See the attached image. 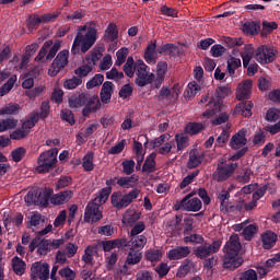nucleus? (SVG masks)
<instances>
[{"mask_svg": "<svg viewBox=\"0 0 280 280\" xmlns=\"http://www.w3.org/2000/svg\"><path fill=\"white\" fill-rule=\"evenodd\" d=\"M229 198H231V192H229V190H222L219 196H218V200H220L221 205H220V209L221 211H229Z\"/></svg>", "mask_w": 280, "mask_h": 280, "instance_id": "obj_40", "label": "nucleus"}, {"mask_svg": "<svg viewBox=\"0 0 280 280\" xmlns=\"http://www.w3.org/2000/svg\"><path fill=\"white\" fill-rule=\"evenodd\" d=\"M13 272L20 277L25 275V261H23L19 256L13 257L12 259Z\"/></svg>", "mask_w": 280, "mask_h": 280, "instance_id": "obj_35", "label": "nucleus"}, {"mask_svg": "<svg viewBox=\"0 0 280 280\" xmlns=\"http://www.w3.org/2000/svg\"><path fill=\"white\" fill-rule=\"evenodd\" d=\"M102 206L95 201H90L84 211V222L88 224H95L104 218L102 214Z\"/></svg>", "mask_w": 280, "mask_h": 280, "instance_id": "obj_13", "label": "nucleus"}, {"mask_svg": "<svg viewBox=\"0 0 280 280\" xmlns=\"http://www.w3.org/2000/svg\"><path fill=\"white\" fill-rule=\"evenodd\" d=\"M202 164V156H200V152L197 150H192L189 153V159L187 162L188 170H196V167H199V165Z\"/></svg>", "mask_w": 280, "mask_h": 280, "instance_id": "obj_25", "label": "nucleus"}, {"mask_svg": "<svg viewBox=\"0 0 280 280\" xmlns=\"http://www.w3.org/2000/svg\"><path fill=\"white\" fill-rule=\"evenodd\" d=\"M222 248V240H214L211 244L203 241L201 245L194 248V255L198 259H207L211 255H215Z\"/></svg>", "mask_w": 280, "mask_h": 280, "instance_id": "obj_8", "label": "nucleus"}, {"mask_svg": "<svg viewBox=\"0 0 280 280\" xmlns=\"http://www.w3.org/2000/svg\"><path fill=\"white\" fill-rule=\"evenodd\" d=\"M200 174V170H196L192 173H189L179 184V187L182 189H185L188 185H191L194 183V178H196Z\"/></svg>", "mask_w": 280, "mask_h": 280, "instance_id": "obj_52", "label": "nucleus"}, {"mask_svg": "<svg viewBox=\"0 0 280 280\" xmlns=\"http://www.w3.org/2000/svg\"><path fill=\"white\" fill-rule=\"evenodd\" d=\"M194 196H196V192H190L185 196L180 201L175 205V211H200L202 209V201L198 197L194 198Z\"/></svg>", "mask_w": 280, "mask_h": 280, "instance_id": "obj_11", "label": "nucleus"}, {"mask_svg": "<svg viewBox=\"0 0 280 280\" xmlns=\"http://www.w3.org/2000/svg\"><path fill=\"white\" fill-rule=\"evenodd\" d=\"M135 160H125L121 163L122 166V172L124 174H126L127 176H130V174L135 173Z\"/></svg>", "mask_w": 280, "mask_h": 280, "instance_id": "obj_54", "label": "nucleus"}, {"mask_svg": "<svg viewBox=\"0 0 280 280\" xmlns=\"http://www.w3.org/2000/svg\"><path fill=\"white\" fill-rule=\"evenodd\" d=\"M128 248H129V252L127 254L126 264L127 266H137V264H140L141 259H143L141 249H135L132 247H128Z\"/></svg>", "mask_w": 280, "mask_h": 280, "instance_id": "obj_23", "label": "nucleus"}, {"mask_svg": "<svg viewBox=\"0 0 280 280\" xmlns=\"http://www.w3.org/2000/svg\"><path fill=\"white\" fill-rule=\"evenodd\" d=\"M51 250V240L39 241V246L37 248L38 255H47Z\"/></svg>", "mask_w": 280, "mask_h": 280, "instance_id": "obj_47", "label": "nucleus"}, {"mask_svg": "<svg viewBox=\"0 0 280 280\" xmlns=\"http://www.w3.org/2000/svg\"><path fill=\"white\" fill-rule=\"evenodd\" d=\"M240 280H257V271L248 269L240 276Z\"/></svg>", "mask_w": 280, "mask_h": 280, "instance_id": "obj_64", "label": "nucleus"}, {"mask_svg": "<svg viewBox=\"0 0 280 280\" xmlns=\"http://www.w3.org/2000/svg\"><path fill=\"white\" fill-rule=\"evenodd\" d=\"M27 137H30V131H26L25 129H15L10 133V139L13 141H21Z\"/></svg>", "mask_w": 280, "mask_h": 280, "instance_id": "obj_51", "label": "nucleus"}, {"mask_svg": "<svg viewBox=\"0 0 280 280\" xmlns=\"http://www.w3.org/2000/svg\"><path fill=\"white\" fill-rule=\"evenodd\" d=\"M128 54H130V50H128V48H126V47L120 48L116 52L117 59H116L115 66L121 67V65H124V62H126V58H128Z\"/></svg>", "mask_w": 280, "mask_h": 280, "instance_id": "obj_43", "label": "nucleus"}, {"mask_svg": "<svg viewBox=\"0 0 280 280\" xmlns=\"http://www.w3.org/2000/svg\"><path fill=\"white\" fill-rule=\"evenodd\" d=\"M21 105L16 103H9L8 106L0 109V115H19Z\"/></svg>", "mask_w": 280, "mask_h": 280, "instance_id": "obj_39", "label": "nucleus"}, {"mask_svg": "<svg viewBox=\"0 0 280 280\" xmlns=\"http://www.w3.org/2000/svg\"><path fill=\"white\" fill-rule=\"evenodd\" d=\"M191 271V260L186 259L183 264V266H180L177 270V277L179 279H183L184 277H187V275H189V272Z\"/></svg>", "mask_w": 280, "mask_h": 280, "instance_id": "obj_46", "label": "nucleus"}, {"mask_svg": "<svg viewBox=\"0 0 280 280\" xmlns=\"http://www.w3.org/2000/svg\"><path fill=\"white\" fill-rule=\"evenodd\" d=\"M156 58V39H152L144 50V60L148 65H155Z\"/></svg>", "mask_w": 280, "mask_h": 280, "instance_id": "obj_20", "label": "nucleus"}, {"mask_svg": "<svg viewBox=\"0 0 280 280\" xmlns=\"http://www.w3.org/2000/svg\"><path fill=\"white\" fill-rule=\"evenodd\" d=\"M24 200L28 207H31V205L36 206L38 200V190L28 191L27 195L24 197Z\"/></svg>", "mask_w": 280, "mask_h": 280, "instance_id": "obj_56", "label": "nucleus"}, {"mask_svg": "<svg viewBox=\"0 0 280 280\" xmlns=\"http://www.w3.org/2000/svg\"><path fill=\"white\" fill-rule=\"evenodd\" d=\"M261 240H262V247L265 248V250H270V248H272V246L277 244V234H275L271 231L266 232L261 235Z\"/></svg>", "mask_w": 280, "mask_h": 280, "instance_id": "obj_26", "label": "nucleus"}, {"mask_svg": "<svg viewBox=\"0 0 280 280\" xmlns=\"http://www.w3.org/2000/svg\"><path fill=\"white\" fill-rule=\"evenodd\" d=\"M51 45H54V40H47L44 43L38 55L35 57V62H43L45 56H47V49L51 48Z\"/></svg>", "mask_w": 280, "mask_h": 280, "instance_id": "obj_44", "label": "nucleus"}, {"mask_svg": "<svg viewBox=\"0 0 280 280\" xmlns=\"http://www.w3.org/2000/svg\"><path fill=\"white\" fill-rule=\"evenodd\" d=\"M246 143H248V140L246 139V130L241 129L231 138L230 148H232V150H240V148H244Z\"/></svg>", "mask_w": 280, "mask_h": 280, "instance_id": "obj_16", "label": "nucleus"}, {"mask_svg": "<svg viewBox=\"0 0 280 280\" xmlns=\"http://www.w3.org/2000/svg\"><path fill=\"white\" fill-rule=\"evenodd\" d=\"M104 46H95L91 54L85 56V62L86 65H83L74 70V74L78 75L80 80L82 78H86L93 71V67L102 60V56H104Z\"/></svg>", "mask_w": 280, "mask_h": 280, "instance_id": "obj_5", "label": "nucleus"}, {"mask_svg": "<svg viewBox=\"0 0 280 280\" xmlns=\"http://www.w3.org/2000/svg\"><path fill=\"white\" fill-rule=\"evenodd\" d=\"M58 163V148H52L50 150L44 151L39 154L37 159L36 173L37 174H48L56 167Z\"/></svg>", "mask_w": 280, "mask_h": 280, "instance_id": "obj_7", "label": "nucleus"}, {"mask_svg": "<svg viewBox=\"0 0 280 280\" xmlns=\"http://www.w3.org/2000/svg\"><path fill=\"white\" fill-rule=\"evenodd\" d=\"M119 38V30L117 28V24L109 23L106 28V40H117Z\"/></svg>", "mask_w": 280, "mask_h": 280, "instance_id": "obj_36", "label": "nucleus"}, {"mask_svg": "<svg viewBox=\"0 0 280 280\" xmlns=\"http://www.w3.org/2000/svg\"><path fill=\"white\" fill-rule=\"evenodd\" d=\"M38 121V113H33L24 122H22V130H32Z\"/></svg>", "mask_w": 280, "mask_h": 280, "instance_id": "obj_42", "label": "nucleus"}, {"mask_svg": "<svg viewBox=\"0 0 280 280\" xmlns=\"http://www.w3.org/2000/svg\"><path fill=\"white\" fill-rule=\"evenodd\" d=\"M155 272L160 279L167 277L170 273V265H167V262H161L158 267H155Z\"/></svg>", "mask_w": 280, "mask_h": 280, "instance_id": "obj_57", "label": "nucleus"}, {"mask_svg": "<svg viewBox=\"0 0 280 280\" xmlns=\"http://www.w3.org/2000/svg\"><path fill=\"white\" fill-rule=\"evenodd\" d=\"M142 172L144 174H152L156 172V153L153 152L147 156L142 165Z\"/></svg>", "mask_w": 280, "mask_h": 280, "instance_id": "obj_24", "label": "nucleus"}, {"mask_svg": "<svg viewBox=\"0 0 280 280\" xmlns=\"http://www.w3.org/2000/svg\"><path fill=\"white\" fill-rule=\"evenodd\" d=\"M104 82L103 74H95L90 81L86 83V89H95V86H101Z\"/></svg>", "mask_w": 280, "mask_h": 280, "instance_id": "obj_55", "label": "nucleus"}, {"mask_svg": "<svg viewBox=\"0 0 280 280\" xmlns=\"http://www.w3.org/2000/svg\"><path fill=\"white\" fill-rule=\"evenodd\" d=\"M40 23H43V20H40V16L34 14L30 16V21L27 23L28 30H38L40 26Z\"/></svg>", "mask_w": 280, "mask_h": 280, "instance_id": "obj_60", "label": "nucleus"}, {"mask_svg": "<svg viewBox=\"0 0 280 280\" xmlns=\"http://www.w3.org/2000/svg\"><path fill=\"white\" fill-rule=\"evenodd\" d=\"M273 30H279V24H277V22L262 21L260 36L266 38L268 35L272 34Z\"/></svg>", "mask_w": 280, "mask_h": 280, "instance_id": "obj_34", "label": "nucleus"}, {"mask_svg": "<svg viewBox=\"0 0 280 280\" xmlns=\"http://www.w3.org/2000/svg\"><path fill=\"white\" fill-rule=\"evenodd\" d=\"M224 162L218 164L215 172L213 173V179L217 183H224V180H229V178L235 174V170H237V163H229L223 165Z\"/></svg>", "mask_w": 280, "mask_h": 280, "instance_id": "obj_12", "label": "nucleus"}, {"mask_svg": "<svg viewBox=\"0 0 280 280\" xmlns=\"http://www.w3.org/2000/svg\"><path fill=\"white\" fill-rule=\"evenodd\" d=\"M136 75L137 86H148L154 82V73H150V67L143 61L136 62Z\"/></svg>", "mask_w": 280, "mask_h": 280, "instance_id": "obj_10", "label": "nucleus"}, {"mask_svg": "<svg viewBox=\"0 0 280 280\" xmlns=\"http://www.w3.org/2000/svg\"><path fill=\"white\" fill-rule=\"evenodd\" d=\"M266 121H270L273 124L275 121H279L280 119V109L269 108L265 116Z\"/></svg>", "mask_w": 280, "mask_h": 280, "instance_id": "obj_50", "label": "nucleus"}, {"mask_svg": "<svg viewBox=\"0 0 280 280\" xmlns=\"http://www.w3.org/2000/svg\"><path fill=\"white\" fill-rule=\"evenodd\" d=\"M242 67V60L240 58L231 57L228 60V73L229 75H235V70Z\"/></svg>", "mask_w": 280, "mask_h": 280, "instance_id": "obj_38", "label": "nucleus"}, {"mask_svg": "<svg viewBox=\"0 0 280 280\" xmlns=\"http://www.w3.org/2000/svg\"><path fill=\"white\" fill-rule=\"evenodd\" d=\"M145 231V223L143 221L137 222L131 229L129 236H138L141 235Z\"/></svg>", "mask_w": 280, "mask_h": 280, "instance_id": "obj_59", "label": "nucleus"}, {"mask_svg": "<svg viewBox=\"0 0 280 280\" xmlns=\"http://www.w3.org/2000/svg\"><path fill=\"white\" fill-rule=\"evenodd\" d=\"M257 233V225L255 224H249L247 225L244 230H243V237L247 241L250 242V240H253V237L255 236V234Z\"/></svg>", "mask_w": 280, "mask_h": 280, "instance_id": "obj_49", "label": "nucleus"}, {"mask_svg": "<svg viewBox=\"0 0 280 280\" xmlns=\"http://www.w3.org/2000/svg\"><path fill=\"white\" fill-rule=\"evenodd\" d=\"M61 119L67 121L70 126L75 125V117L73 116V112L70 109H62L61 110Z\"/></svg>", "mask_w": 280, "mask_h": 280, "instance_id": "obj_58", "label": "nucleus"}, {"mask_svg": "<svg viewBox=\"0 0 280 280\" xmlns=\"http://www.w3.org/2000/svg\"><path fill=\"white\" fill-rule=\"evenodd\" d=\"M82 84V79L78 77H72L71 79H68L63 82L65 89H68V91H73V89H78Z\"/></svg>", "mask_w": 280, "mask_h": 280, "instance_id": "obj_48", "label": "nucleus"}, {"mask_svg": "<svg viewBox=\"0 0 280 280\" xmlns=\"http://www.w3.org/2000/svg\"><path fill=\"white\" fill-rule=\"evenodd\" d=\"M73 198V191L71 190H63L58 194H55L50 197L51 205L60 206L65 205V202H69Z\"/></svg>", "mask_w": 280, "mask_h": 280, "instance_id": "obj_22", "label": "nucleus"}, {"mask_svg": "<svg viewBox=\"0 0 280 280\" xmlns=\"http://www.w3.org/2000/svg\"><path fill=\"white\" fill-rule=\"evenodd\" d=\"M186 132L188 135H199V132H202L205 130V125L202 122H188L185 128Z\"/></svg>", "mask_w": 280, "mask_h": 280, "instance_id": "obj_37", "label": "nucleus"}, {"mask_svg": "<svg viewBox=\"0 0 280 280\" xmlns=\"http://www.w3.org/2000/svg\"><path fill=\"white\" fill-rule=\"evenodd\" d=\"M145 244H148V237L143 234L129 236V241L127 240V248H133L136 250H143Z\"/></svg>", "mask_w": 280, "mask_h": 280, "instance_id": "obj_18", "label": "nucleus"}, {"mask_svg": "<svg viewBox=\"0 0 280 280\" xmlns=\"http://www.w3.org/2000/svg\"><path fill=\"white\" fill-rule=\"evenodd\" d=\"M19 125V120L14 118L0 119V132H5L7 130H14Z\"/></svg>", "mask_w": 280, "mask_h": 280, "instance_id": "obj_33", "label": "nucleus"}, {"mask_svg": "<svg viewBox=\"0 0 280 280\" xmlns=\"http://www.w3.org/2000/svg\"><path fill=\"white\" fill-rule=\"evenodd\" d=\"M185 244H203L205 237L200 234H190L184 237Z\"/></svg>", "mask_w": 280, "mask_h": 280, "instance_id": "obj_53", "label": "nucleus"}, {"mask_svg": "<svg viewBox=\"0 0 280 280\" xmlns=\"http://www.w3.org/2000/svg\"><path fill=\"white\" fill-rule=\"evenodd\" d=\"M144 257L147 261H151V264H156L161 261V259H163V250L154 248L148 249Z\"/></svg>", "mask_w": 280, "mask_h": 280, "instance_id": "obj_30", "label": "nucleus"}, {"mask_svg": "<svg viewBox=\"0 0 280 280\" xmlns=\"http://www.w3.org/2000/svg\"><path fill=\"white\" fill-rule=\"evenodd\" d=\"M102 107V103H100V97L91 96L89 102L85 103L84 108L82 109L83 117H90L91 113H95L98 108Z\"/></svg>", "mask_w": 280, "mask_h": 280, "instance_id": "obj_19", "label": "nucleus"}, {"mask_svg": "<svg viewBox=\"0 0 280 280\" xmlns=\"http://www.w3.org/2000/svg\"><path fill=\"white\" fill-rule=\"evenodd\" d=\"M137 177L135 175H131L129 177H120L117 179V185L121 187L122 189H130L135 187V184L137 183Z\"/></svg>", "mask_w": 280, "mask_h": 280, "instance_id": "obj_32", "label": "nucleus"}, {"mask_svg": "<svg viewBox=\"0 0 280 280\" xmlns=\"http://www.w3.org/2000/svg\"><path fill=\"white\" fill-rule=\"evenodd\" d=\"M229 93H231V90L228 86H219L214 95L211 96L210 101L206 104L208 109L202 114V117L209 119V117L222 113V102Z\"/></svg>", "mask_w": 280, "mask_h": 280, "instance_id": "obj_6", "label": "nucleus"}, {"mask_svg": "<svg viewBox=\"0 0 280 280\" xmlns=\"http://www.w3.org/2000/svg\"><path fill=\"white\" fill-rule=\"evenodd\" d=\"M167 74V61H159L156 65V77L165 78Z\"/></svg>", "mask_w": 280, "mask_h": 280, "instance_id": "obj_62", "label": "nucleus"}, {"mask_svg": "<svg viewBox=\"0 0 280 280\" xmlns=\"http://www.w3.org/2000/svg\"><path fill=\"white\" fill-rule=\"evenodd\" d=\"M128 238H115L110 241H106V250L107 253L115 248H127Z\"/></svg>", "mask_w": 280, "mask_h": 280, "instance_id": "obj_29", "label": "nucleus"}, {"mask_svg": "<svg viewBox=\"0 0 280 280\" xmlns=\"http://www.w3.org/2000/svg\"><path fill=\"white\" fill-rule=\"evenodd\" d=\"M51 190L45 189L43 191L37 190V205L36 207H48L51 199Z\"/></svg>", "mask_w": 280, "mask_h": 280, "instance_id": "obj_28", "label": "nucleus"}, {"mask_svg": "<svg viewBox=\"0 0 280 280\" xmlns=\"http://www.w3.org/2000/svg\"><path fill=\"white\" fill-rule=\"evenodd\" d=\"M252 91L253 80H245L238 85L236 90V98L240 101V104L235 107V113H237V115H242L243 117L253 116V101H247L250 100Z\"/></svg>", "mask_w": 280, "mask_h": 280, "instance_id": "obj_3", "label": "nucleus"}, {"mask_svg": "<svg viewBox=\"0 0 280 280\" xmlns=\"http://www.w3.org/2000/svg\"><path fill=\"white\" fill-rule=\"evenodd\" d=\"M25 154H27V149L24 147H19L11 152V159L14 161V163H21Z\"/></svg>", "mask_w": 280, "mask_h": 280, "instance_id": "obj_41", "label": "nucleus"}, {"mask_svg": "<svg viewBox=\"0 0 280 280\" xmlns=\"http://www.w3.org/2000/svg\"><path fill=\"white\" fill-rule=\"evenodd\" d=\"M67 65H69V50L65 49L59 51L54 59L50 69L48 70V75H50V78H56V74L59 71H62Z\"/></svg>", "mask_w": 280, "mask_h": 280, "instance_id": "obj_14", "label": "nucleus"}, {"mask_svg": "<svg viewBox=\"0 0 280 280\" xmlns=\"http://www.w3.org/2000/svg\"><path fill=\"white\" fill-rule=\"evenodd\" d=\"M178 51H180V49L175 44H164L158 48V54H166L171 58L178 56Z\"/></svg>", "mask_w": 280, "mask_h": 280, "instance_id": "obj_27", "label": "nucleus"}, {"mask_svg": "<svg viewBox=\"0 0 280 280\" xmlns=\"http://www.w3.org/2000/svg\"><path fill=\"white\" fill-rule=\"evenodd\" d=\"M175 141L177 143V150L180 152L189 145V138L183 133H177L175 136Z\"/></svg>", "mask_w": 280, "mask_h": 280, "instance_id": "obj_45", "label": "nucleus"}, {"mask_svg": "<svg viewBox=\"0 0 280 280\" xmlns=\"http://www.w3.org/2000/svg\"><path fill=\"white\" fill-rule=\"evenodd\" d=\"M16 83V74L11 75L8 81L0 86V97L8 95L14 89V84Z\"/></svg>", "mask_w": 280, "mask_h": 280, "instance_id": "obj_31", "label": "nucleus"}, {"mask_svg": "<svg viewBox=\"0 0 280 280\" xmlns=\"http://www.w3.org/2000/svg\"><path fill=\"white\" fill-rule=\"evenodd\" d=\"M83 168L85 172H93V153H88L83 158Z\"/></svg>", "mask_w": 280, "mask_h": 280, "instance_id": "obj_63", "label": "nucleus"}, {"mask_svg": "<svg viewBox=\"0 0 280 280\" xmlns=\"http://www.w3.org/2000/svg\"><path fill=\"white\" fill-rule=\"evenodd\" d=\"M89 100H91V97H89V94L83 92L81 94H73L69 97L68 102L70 108H81V106H85Z\"/></svg>", "mask_w": 280, "mask_h": 280, "instance_id": "obj_21", "label": "nucleus"}, {"mask_svg": "<svg viewBox=\"0 0 280 280\" xmlns=\"http://www.w3.org/2000/svg\"><path fill=\"white\" fill-rule=\"evenodd\" d=\"M139 194H141V189L139 188H133L122 197L114 192L112 195V205L116 209H126V207H130L139 198Z\"/></svg>", "mask_w": 280, "mask_h": 280, "instance_id": "obj_9", "label": "nucleus"}, {"mask_svg": "<svg viewBox=\"0 0 280 280\" xmlns=\"http://www.w3.org/2000/svg\"><path fill=\"white\" fill-rule=\"evenodd\" d=\"M191 254V249L189 246H177L167 252V258L171 261H178V259H185V257H189Z\"/></svg>", "mask_w": 280, "mask_h": 280, "instance_id": "obj_15", "label": "nucleus"}, {"mask_svg": "<svg viewBox=\"0 0 280 280\" xmlns=\"http://www.w3.org/2000/svg\"><path fill=\"white\" fill-rule=\"evenodd\" d=\"M279 50L275 46L260 45L256 50L253 44L245 45L241 56H249L255 58L259 65H270L277 60Z\"/></svg>", "mask_w": 280, "mask_h": 280, "instance_id": "obj_4", "label": "nucleus"}, {"mask_svg": "<svg viewBox=\"0 0 280 280\" xmlns=\"http://www.w3.org/2000/svg\"><path fill=\"white\" fill-rule=\"evenodd\" d=\"M242 32L245 36H257L261 32V22L247 21L242 25Z\"/></svg>", "mask_w": 280, "mask_h": 280, "instance_id": "obj_17", "label": "nucleus"}, {"mask_svg": "<svg viewBox=\"0 0 280 280\" xmlns=\"http://www.w3.org/2000/svg\"><path fill=\"white\" fill-rule=\"evenodd\" d=\"M59 276L66 280H75V271L71 268L66 267L59 270Z\"/></svg>", "mask_w": 280, "mask_h": 280, "instance_id": "obj_61", "label": "nucleus"}, {"mask_svg": "<svg viewBox=\"0 0 280 280\" xmlns=\"http://www.w3.org/2000/svg\"><path fill=\"white\" fill-rule=\"evenodd\" d=\"M97 42V28L93 25L79 26L77 28V35L73 39L71 54L72 56H80V54H86L93 45Z\"/></svg>", "mask_w": 280, "mask_h": 280, "instance_id": "obj_1", "label": "nucleus"}, {"mask_svg": "<svg viewBox=\"0 0 280 280\" xmlns=\"http://www.w3.org/2000/svg\"><path fill=\"white\" fill-rule=\"evenodd\" d=\"M241 249L242 243H240V236L237 234L230 236V240L223 247V252L225 253L223 268L226 270H237L244 264V258L238 257Z\"/></svg>", "mask_w": 280, "mask_h": 280, "instance_id": "obj_2", "label": "nucleus"}]
</instances>
